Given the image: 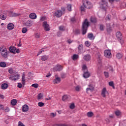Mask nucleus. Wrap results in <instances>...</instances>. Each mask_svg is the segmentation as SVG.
I'll list each match as a JSON object with an SVG mask.
<instances>
[{
  "label": "nucleus",
  "instance_id": "nucleus-1",
  "mask_svg": "<svg viewBox=\"0 0 126 126\" xmlns=\"http://www.w3.org/2000/svg\"><path fill=\"white\" fill-rule=\"evenodd\" d=\"M88 27H89V22H88L87 19H86L82 24V31L83 35H85L86 34Z\"/></svg>",
  "mask_w": 126,
  "mask_h": 126
},
{
  "label": "nucleus",
  "instance_id": "nucleus-2",
  "mask_svg": "<svg viewBox=\"0 0 126 126\" xmlns=\"http://www.w3.org/2000/svg\"><path fill=\"white\" fill-rule=\"evenodd\" d=\"M0 52L2 58H4V59H6L7 58V55H8V53H9V52H7L6 48L0 47Z\"/></svg>",
  "mask_w": 126,
  "mask_h": 126
},
{
  "label": "nucleus",
  "instance_id": "nucleus-3",
  "mask_svg": "<svg viewBox=\"0 0 126 126\" xmlns=\"http://www.w3.org/2000/svg\"><path fill=\"white\" fill-rule=\"evenodd\" d=\"M83 3H85V6L86 8L88 9H90V8H92V3L91 2L88 1L87 0H84L83 1Z\"/></svg>",
  "mask_w": 126,
  "mask_h": 126
},
{
  "label": "nucleus",
  "instance_id": "nucleus-4",
  "mask_svg": "<svg viewBox=\"0 0 126 126\" xmlns=\"http://www.w3.org/2000/svg\"><path fill=\"white\" fill-rule=\"evenodd\" d=\"M42 25L45 31H50V26L48 24L47 22H44Z\"/></svg>",
  "mask_w": 126,
  "mask_h": 126
},
{
  "label": "nucleus",
  "instance_id": "nucleus-5",
  "mask_svg": "<svg viewBox=\"0 0 126 126\" xmlns=\"http://www.w3.org/2000/svg\"><path fill=\"white\" fill-rule=\"evenodd\" d=\"M111 55L112 54L110 50H106L104 51V56H105L106 58H111Z\"/></svg>",
  "mask_w": 126,
  "mask_h": 126
},
{
  "label": "nucleus",
  "instance_id": "nucleus-6",
  "mask_svg": "<svg viewBox=\"0 0 126 126\" xmlns=\"http://www.w3.org/2000/svg\"><path fill=\"white\" fill-rule=\"evenodd\" d=\"M54 70L55 71H61V70H63V66L61 65H57L54 67Z\"/></svg>",
  "mask_w": 126,
  "mask_h": 126
},
{
  "label": "nucleus",
  "instance_id": "nucleus-7",
  "mask_svg": "<svg viewBox=\"0 0 126 126\" xmlns=\"http://www.w3.org/2000/svg\"><path fill=\"white\" fill-rule=\"evenodd\" d=\"M63 15V12L61 10H58L55 12V16L56 17H61Z\"/></svg>",
  "mask_w": 126,
  "mask_h": 126
},
{
  "label": "nucleus",
  "instance_id": "nucleus-8",
  "mask_svg": "<svg viewBox=\"0 0 126 126\" xmlns=\"http://www.w3.org/2000/svg\"><path fill=\"white\" fill-rule=\"evenodd\" d=\"M106 94H108V91H107V89L106 88H104L102 90L101 95L102 96V97H104V98H105Z\"/></svg>",
  "mask_w": 126,
  "mask_h": 126
},
{
  "label": "nucleus",
  "instance_id": "nucleus-9",
  "mask_svg": "<svg viewBox=\"0 0 126 126\" xmlns=\"http://www.w3.org/2000/svg\"><path fill=\"white\" fill-rule=\"evenodd\" d=\"M83 59L86 62H89L91 60V56L89 54H87L84 56Z\"/></svg>",
  "mask_w": 126,
  "mask_h": 126
},
{
  "label": "nucleus",
  "instance_id": "nucleus-10",
  "mask_svg": "<svg viewBox=\"0 0 126 126\" xmlns=\"http://www.w3.org/2000/svg\"><path fill=\"white\" fill-rule=\"evenodd\" d=\"M7 28L8 30H12L14 29V25L12 23H9L7 26Z\"/></svg>",
  "mask_w": 126,
  "mask_h": 126
},
{
  "label": "nucleus",
  "instance_id": "nucleus-11",
  "mask_svg": "<svg viewBox=\"0 0 126 126\" xmlns=\"http://www.w3.org/2000/svg\"><path fill=\"white\" fill-rule=\"evenodd\" d=\"M116 37L118 40H122L123 39L122 33L120 32H118L116 33Z\"/></svg>",
  "mask_w": 126,
  "mask_h": 126
},
{
  "label": "nucleus",
  "instance_id": "nucleus-12",
  "mask_svg": "<svg viewBox=\"0 0 126 126\" xmlns=\"http://www.w3.org/2000/svg\"><path fill=\"white\" fill-rule=\"evenodd\" d=\"M22 110L23 112H26L29 110V107H28V105L25 104L24 106L22 107Z\"/></svg>",
  "mask_w": 126,
  "mask_h": 126
},
{
  "label": "nucleus",
  "instance_id": "nucleus-13",
  "mask_svg": "<svg viewBox=\"0 0 126 126\" xmlns=\"http://www.w3.org/2000/svg\"><path fill=\"white\" fill-rule=\"evenodd\" d=\"M29 16L31 19H36L37 18V15L35 13H32L30 14Z\"/></svg>",
  "mask_w": 126,
  "mask_h": 126
},
{
  "label": "nucleus",
  "instance_id": "nucleus-14",
  "mask_svg": "<svg viewBox=\"0 0 126 126\" xmlns=\"http://www.w3.org/2000/svg\"><path fill=\"white\" fill-rule=\"evenodd\" d=\"M90 20L92 23H94V24H95V23H97V18L95 17H91Z\"/></svg>",
  "mask_w": 126,
  "mask_h": 126
},
{
  "label": "nucleus",
  "instance_id": "nucleus-15",
  "mask_svg": "<svg viewBox=\"0 0 126 126\" xmlns=\"http://www.w3.org/2000/svg\"><path fill=\"white\" fill-rule=\"evenodd\" d=\"M83 76L85 78H88V77H90V73L87 71L85 72V71L84 72Z\"/></svg>",
  "mask_w": 126,
  "mask_h": 126
},
{
  "label": "nucleus",
  "instance_id": "nucleus-16",
  "mask_svg": "<svg viewBox=\"0 0 126 126\" xmlns=\"http://www.w3.org/2000/svg\"><path fill=\"white\" fill-rule=\"evenodd\" d=\"M86 7H85V3H83V4L80 7V10L82 12H85V9H86Z\"/></svg>",
  "mask_w": 126,
  "mask_h": 126
},
{
  "label": "nucleus",
  "instance_id": "nucleus-17",
  "mask_svg": "<svg viewBox=\"0 0 126 126\" xmlns=\"http://www.w3.org/2000/svg\"><path fill=\"white\" fill-rule=\"evenodd\" d=\"M1 89H2L3 90L7 89V88L8 87V84L4 83L1 85Z\"/></svg>",
  "mask_w": 126,
  "mask_h": 126
},
{
  "label": "nucleus",
  "instance_id": "nucleus-18",
  "mask_svg": "<svg viewBox=\"0 0 126 126\" xmlns=\"http://www.w3.org/2000/svg\"><path fill=\"white\" fill-rule=\"evenodd\" d=\"M20 13H14L13 12L10 13V16H11V17H16V16H20Z\"/></svg>",
  "mask_w": 126,
  "mask_h": 126
},
{
  "label": "nucleus",
  "instance_id": "nucleus-19",
  "mask_svg": "<svg viewBox=\"0 0 126 126\" xmlns=\"http://www.w3.org/2000/svg\"><path fill=\"white\" fill-rule=\"evenodd\" d=\"M88 38H89L90 40H94L95 39V36H94L93 33H91L88 34Z\"/></svg>",
  "mask_w": 126,
  "mask_h": 126
},
{
  "label": "nucleus",
  "instance_id": "nucleus-20",
  "mask_svg": "<svg viewBox=\"0 0 126 126\" xmlns=\"http://www.w3.org/2000/svg\"><path fill=\"white\" fill-rule=\"evenodd\" d=\"M106 27L108 33H110V32H112V28H111L110 24H107Z\"/></svg>",
  "mask_w": 126,
  "mask_h": 126
},
{
  "label": "nucleus",
  "instance_id": "nucleus-21",
  "mask_svg": "<svg viewBox=\"0 0 126 126\" xmlns=\"http://www.w3.org/2000/svg\"><path fill=\"white\" fill-rule=\"evenodd\" d=\"M15 50H16V48L14 47H10L9 48V51L12 54H15Z\"/></svg>",
  "mask_w": 126,
  "mask_h": 126
},
{
  "label": "nucleus",
  "instance_id": "nucleus-22",
  "mask_svg": "<svg viewBox=\"0 0 126 126\" xmlns=\"http://www.w3.org/2000/svg\"><path fill=\"white\" fill-rule=\"evenodd\" d=\"M94 90V87L91 86V88H88L86 89V92L87 93H89L90 92H92Z\"/></svg>",
  "mask_w": 126,
  "mask_h": 126
},
{
  "label": "nucleus",
  "instance_id": "nucleus-23",
  "mask_svg": "<svg viewBox=\"0 0 126 126\" xmlns=\"http://www.w3.org/2000/svg\"><path fill=\"white\" fill-rule=\"evenodd\" d=\"M104 4H102V8L106 10V8L108 7V3L107 2L103 1Z\"/></svg>",
  "mask_w": 126,
  "mask_h": 126
},
{
  "label": "nucleus",
  "instance_id": "nucleus-24",
  "mask_svg": "<svg viewBox=\"0 0 126 126\" xmlns=\"http://www.w3.org/2000/svg\"><path fill=\"white\" fill-rule=\"evenodd\" d=\"M19 76H20L19 74L14 75L13 76L14 78L12 79V81H15L16 80H18V79H19Z\"/></svg>",
  "mask_w": 126,
  "mask_h": 126
},
{
  "label": "nucleus",
  "instance_id": "nucleus-25",
  "mask_svg": "<svg viewBox=\"0 0 126 126\" xmlns=\"http://www.w3.org/2000/svg\"><path fill=\"white\" fill-rule=\"evenodd\" d=\"M25 25L27 27H31V26H32V22L30 21H28L25 23Z\"/></svg>",
  "mask_w": 126,
  "mask_h": 126
},
{
  "label": "nucleus",
  "instance_id": "nucleus-26",
  "mask_svg": "<svg viewBox=\"0 0 126 126\" xmlns=\"http://www.w3.org/2000/svg\"><path fill=\"white\" fill-rule=\"evenodd\" d=\"M54 83L56 84H58V83H60L61 82V78L57 77L54 81Z\"/></svg>",
  "mask_w": 126,
  "mask_h": 126
},
{
  "label": "nucleus",
  "instance_id": "nucleus-27",
  "mask_svg": "<svg viewBox=\"0 0 126 126\" xmlns=\"http://www.w3.org/2000/svg\"><path fill=\"white\" fill-rule=\"evenodd\" d=\"M48 59H49L48 56L44 55L41 57V60L43 62H45V61H47V60H48Z\"/></svg>",
  "mask_w": 126,
  "mask_h": 126
},
{
  "label": "nucleus",
  "instance_id": "nucleus-28",
  "mask_svg": "<svg viewBox=\"0 0 126 126\" xmlns=\"http://www.w3.org/2000/svg\"><path fill=\"white\" fill-rule=\"evenodd\" d=\"M17 103V100L15 99H13L11 101V104L12 106H15Z\"/></svg>",
  "mask_w": 126,
  "mask_h": 126
},
{
  "label": "nucleus",
  "instance_id": "nucleus-29",
  "mask_svg": "<svg viewBox=\"0 0 126 126\" xmlns=\"http://www.w3.org/2000/svg\"><path fill=\"white\" fill-rule=\"evenodd\" d=\"M22 84L24 85L25 84V74H23L22 76Z\"/></svg>",
  "mask_w": 126,
  "mask_h": 126
},
{
  "label": "nucleus",
  "instance_id": "nucleus-30",
  "mask_svg": "<svg viewBox=\"0 0 126 126\" xmlns=\"http://www.w3.org/2000/svg\"><path fill=\"white\" fill-rule=\"evenodd\" d=\"M116 57L119 60H120V59H122L123 58V54L119 53L116 55Z\"/></svg>",
  "mask_w": 126,
  "mask_h": 126
},
{
  "label": "nucleus",
  "instance_id": "nucleus-31",
  "mask_svg": "<svg viewBox=\"0 0 126 126\" xmlns=\"http://www.w3.org/2000/svg\"><path fill=\"white\" fill-rule=\"evenodd\" d=\"M0 67H6V63L4 62H0Z\"/></svg>",
  "mask_w": 126,
  "mask_h": 126
},
{
  "label": "nucleus",
  "instance_id": "nucleus-32",
  "mask_svg": "<svg viewBox=\"0 0 126 126\" xmlns=\"http://www.w3.org/2000/svg\"><path fill=\"white\" fill-rule=\"evenodd\" d=\"M87 116L89 118H92L94 116V114L92 112H89L87 113Z\"/></svg>",
  "mask_w": 126,
  "mask_h": 126
},
{
  "label": "nucleus",
  "instance_id": "nucleus-33",
  "mask_svg": "<svg viewBox=\"0 0 126 126\" xmlns=\"http://www.w3.org/2000/svg\"><path fill=\"white\" fill-rule=\"evenodd\" d=\"M78 58H79L78 55L74 54L72 57V60H73V61H76V60H77Z\"/></svg>",
  "mask_w": 126,
  "mask_h": 126
},
{
  "label": "nucleus",
  "instance_id": "nucleus-34",
  "mask_svg": "<svg viewBox=\"0 0 126 126\" xmlns=\"http://www.w3.org/2000/svg\"><path fill=\"white\" fill-rule=\"evenodd\" d=\"M68 98V96H67V95H64L62 97L63 101H65L66 100H67Z\"/></svg>",
  "mask_w": 126,
  "mask_h": 126
},
{
  "label": "nucleus",
  "instance_id": "nucleus-35",
  "mask_svg": "<svg viewBox=\"0 0 126 126\" xmlns=\"http://www.w3.org/2000/svg\"><path fill=\"white\" fill-rule=\"evenodd\" d=\"M104 28H105V26L103 24H100L99 26V29L100 31H104Z\"/></svg>",
  "mask_w": 126,
  "mask_h": 126
},
{
  "label": "nucleus",
  "instance_id": "nucleus-36",
  "mask_svg": "<svg viewBox=\"0 0 126 126\" xmlns=\"http://www.w3.org/2000/svg\"><path fill=\"white\" fill-rule=\"evenodd\" d=\"M59 30H60V31H65V28L63 26H61L59 27Z\"/></svg>",
  "mask_w": 126,
  "mask_h": 126
},
{
  "label": "nucleus",
  "instance_id": "nucleus-37",
  "mask_svg": "<svg viewBox=\"0 0 126 126\" xmlns=\"http://www.w3.org/2000/svg\"><path fill=\"white\" fill-rule=\"evenodd\" d=\"M96 72L98 75L101 73V69L99 67L96 70Z\"/></svg>",
  "mask_w": 126,
  "mask_h": 126
},
{
  "label": "nucleus",
  "instance_id": "nucleus-38",
  "mask_svg": "<svg viewBox=\"0 0 126 126\" xmlns=\"http://www.w3.org/2000/svg\"><path fill=\"white\" fill-rule=\"evenodd\" d=\"M45 51H46V50H44V49H41V50L39 51L37 53V57H38V56H39V55H41V54H42L43 52H45Z\"/></svg>",
  "mask_w": 126,
  "mask_h": 126
},
{
  "label": "nucleus",
  "instance_id": "nucleus-39",
  "mask_svg": "<svg viewBox=\"0 0 126 126\" xmlns=\"http://www.w3.org/2000/svg\"><path fill=\"white\" fill-rule=\"evenodd\" d=\"M82 69L83 70V71H87V66H86V65L84 64L82 66Z\"/></svg>",
  "mask_w": 126,
  "mask_h": 126
},
{
  "label": "nucleus",
  "instance_id": "nucleus-40",
  "mask_svg": "<svg viewBox=\"0 0 126 126\" xmlns=\"http://www.w3.org/2000/svg\"><path fill=\"white\" fill-rule=\"evenodd\" d=\"M0 18H1L2 20H5L6 19V16H4V15H0Z\"/></svg>",
  "mask_w": 126,
  "mask_h": 126
},
{
  "label": "nucleus",
  "instance_id": "nucleus-41",
  "mask_svg": "<svg viewBox=\"0 0 126 126\" xmlns=\"http://www.w3.org/2000/svg\"><path fill=\"white\" fill-rule=\"evenodd\" d=\"M109 86H111V87H113V88L115 89V86H114V82L113 81L109 82Z\"/></svg>",
  "mask_w": 126,
  "mask_h": 126
},
{
  "label": "nucleus",
  "instance_id": "nucleus-42",
  "mask_svg": "<svg viewBox=\"0 0 126 126\" xmlns=\"http://www.w3.org/2000/svg\"><path fill=\"white\" fill-rule=\"evenodd\" d=\"M22 32L24 34H25V33H26L27 32V28H23L22 30Z\"/></svg>",
  "mask_w": 126,
  "mask_h": 126
},
{
  "label": "nucleus",
  "instance_id": "nucleus-43",
  "mask_svg": "<svg viewBox=\"0 0 126 126\" xmlns=\"http://www.w3.org/2000/svg\"><path fill=\"white\" fill-rule=\"evenodd\" d=\"M37 99L39 100L40 99H42V98H43V94H42L41 93L39 94H38L37 95Z\"/></svg>",
  "mask_w": 126,
  "mask_h": 126
},
{
  "label": "nucleus",
  "instance_id": "nucleus-44",
  "mask_svg": "<svg viewBox=\"0 0 126 126\" xmlns=\"http://www.w3.org/2000/svg\"><path fill=\"white\" fill-rule=\"evenodd\" d=\"M115 115L117 116V117H118L121 115V111H120L119 110L115 111Z\"/></svg>",
  "mask_w": 126,
  "mask_h": 126
},
{
  "label": "nucleus",
  "instance_id": "nucleus-45",
  "mask_svg": "<svg viewBox=\"0 0 126 126\" xmlns=\"http://www.w3.org/2000/svg\"><path fill=\"white\" fill-rule=\"evenodd\" d=\"M78 50H79V51H82L83 50V45L82 44L79 46Z\"/></svg>",
  "mask_w": 126,
  "mask_h": 126
},
{
  "label": "nucleus",
  "instance_id": "nucleus-46",
  "mask_svg": "<svg viewBox=\"0 0 126 126\" xmlns=\"http://www.w3.org/2000/svg\"><path fill=\"white\" fill-rule=\"evenodd\" d=\"M104 73L105 77H106V78H108V77H109V72H104Z\"/></svg>",
  "mask_w": 126,
  "mask_h": 126
},
{
  "label": "nucleus",
  "instance_id": "nucleus-47",
  "mask_svg": "<svg viewBox=\"0 0 126 126\" xmlns=\"http://www.w3.org/2000/svg\"><path fill=\"white\" fill-rule=\"evenodd\" d=\"M32 86V87H34V88H38L39 85L38 84H33Z\"/></svg>",
  "mask_w": 126,
  "mask_h": 126
},
{
  "label": "nucleus",
  "instance_id": "nucleus-48",
  "mask_svg": "<svg viewBox=\"0 0 126 126\" xmlns=\"http://www.w3.org/2000/svg\"><path fill=\"white\" fill-rule=\"evenodd\" d=\"M85 45L86 46V47H90V42L89 41H86L85 42Z\"/></svg>",
  "mask_w": 126,
  "mask_h": 126
},
{
  "label": "nucleus",
  "instance_id": "nucleus-49",
  "mask_svg": "<svg viewBox=\"0 0 126 126\" xmlns=\"http://www.w3.org/2000/svg\"><path fill=\"white\" fill-rule=\"evenodd\" d=\"M74 108H75V105H74V103H72L70 105V108L73 110V109H74Z\"/></svg>",
  "mask_w": 126,
  "mask_h": 126
},
{
  "label": "nucleus",
  "instance_id": "nucleus-50",
  "mask_svg": "<svg viewBox=\"0 0 126 126\" xmlns=\"http://www.w3.org/2000/svg\"><path fill=\"white\" fill-rule=\"evenodd\" d=\"M38 105L39 107H43V106H44V103H43L42 102H38Z\"/></svg>",
  "mask_w": 126,
  "mask_h": 126
},
{
  "label": "nucleus",
  "instance_id": "nucleus-51",
  "mask_svg": "<svg viewBox=\"0 0 126 126\" xmlns=\"http://www.w3.org/2000/svg\"><path fill=\"white\" fill-rule=\"evenodd\" d=\"M67 9L69 11H71V4L67 5Z\"/></svg>",
  "mask_w": 126,
  "mask_h": 126
},
{
  "label": "nucleus",
  "instance_id": "nucleus-52",
  "mask_svg": "<svg viewBox=\"0 0 126 126\" xmlns=\"http://www.w3.org/2000/svg\"><path fill=\"white\" fill-rule=\"evenodd\" d=\"M18 126H25V125H24L23 123H22L20 121L18 123Z\"/></svg>",
  "mask_w": 126,
  "mask_h": 126
},
{
  "label": "nucleus",
  "instance_id": "nucleus-53",
  "mask_svg": "<svg viewBox=\"0 0 126 126\" xmlns=\"http://www.w3.org/2000/svg\"><path fill=\"white\" fill-rule=\"evenodd\" d=\"M45 19H46V17H41L40 19V21H44V20H45Z\"/></svg>",
  "mask_w": 126,
  "mask_h": 126
},
{
  "label": "nucleus",
  "instance_id": "nucleus-54",
  "mask_svg": "<svg viewBox=\"0 0 126 126\" xmlns=\"http://www.w3.org/2000/svg\"><path fill=\"white\" fill-rule=\"evenodd\" d=\"M18 87L19 88H22V84L20 83H18Z\"/></svg>",
  "mask_w": 126,
  "mask_h": 126
},
{
  "label": "nucleus",
  "instance_id": "nucleus-55",
  "mask_svg": "<svg viewBox=\"0 0 126 126\" xmlns=\"http://www.w3.org/2000/svg\"><path fill=\"white\" fill-rule=\"evenodd\" d=\"M35 38H40V34L37 33L35 34Z\"/></svg>",
  "mask_w": 126,
  "mask_h": 126
},
{
  "label": "nucleus",
  "instance_id": "nucleus-56",
  "mask_svg": "<svg viewBox=\"0 0 126 126\" xmlns=\"http://www.w3.org/2000/svg\"><path fill=\"white\" fill-rule=\"evenodd\" d=\"M75 89L76 91H79V90H80V87H79V86H78L75 88Z\"/></svg>",
  "mask_w": 126,
  "mask_h": 126
},
{
  "label": "nucleus",
  "instance_id": "nucleus-57",
  "mask_svg": "<svg viewBox=\"0 0 126 126\" xmlns=\"http://www.w3.org/2000/svg\"><path fill=\"white\" fill-rule=\"evenodd\" d=\"M19 54L20 53V51H19V49H15V54Z\"/></svg>",
  "mask_w": 126,
  "mask_h": 126
},
{
  "label": "nucleus",
  "instance_id": "nucleus-58",
  "mask_svg": "<svg viewBox=\"0 0 126 126\" xmlns=\"http://www.w3.org/2000/svg\"><path fill=\"white\" fill-rule=\"evenodd\" d=\"M75 33L76 34H80V31L79 30H75Z\"/></svg>",
  "mask_w": 126,
  "mask_h": 126
},
{
  "label": "nucleus",
  "instance_id": "nucleus-59",
  "mask_svg": "<svg viewBox=\"0 0 126 126\" xmlns=\"http://www.w3.org/2000/svg\"><path fill=\"white\" fill-rule=\"evenodd\" d=\"M67 42L68 44H71V43L73 42V41L71 40V39H68L67 40Z\"/></svg>",
  "mask_w": 126,
  "mask_h": 126
},
{
  "label": "nucleus",
  "instance_id": "nucleus-60",
  "mask_svg": "<svg viewBox=\"0 0 126 126\" xmlns=\"http://www.w3.org/2000/svg\"><path fill=\"white\" fill-rule=\"evenodd\" d=\"M71 22H74L75 21V18L74 17L71 18L70 19Z\"/></svg>",
  "mask_w": 126,
  "mask_h": 126
},
{
  "label": "nucleus",
  "instance_id": "nucleus-61",
  "mask_svg": "<svg viewBox=\"0 0 126 126\" xmlns=\"http://www.w3.org/2000/svg\"><path fill=\"white\" fill-rule=\"evenodd\" d=\"M10 109L8 107H7L5 109V113H8V112H9Z\"/></svg>",
  "mask_w": 126,
  "mask_h": 126
},
{
  "label": "nucleus",
  "instance_id": "nucleus-62",
  "mask_svg": "<svg viewBox=\"0 0 126 126\" xmlns=\"http://www.w3.org/2000/svg\"><path fill=\"white\" fill-rule=\"evenodd\" d=\"M8 72L9 73H12L13 72V70H12V68H10L9 70H8Z\"/></svg>",
  "mask_w": 126,
  "mask_h": 126
},
{
  "label": "nucleus",
  "instance_id": "nucleus-63",
  "mask_svg": "<svg viewBox=\"0 0 126 126\" xmlns=\"http://www.w3.org/2000/svg\"><path fill=\"white\" fill-rule=\"evenodd\" d=\"M4 108L3 107V105H0V110H4Z\"/></svg>",
  "mask_w": 126,
  "mask_h": 126
},
{
  "label": "nucleus",
  "instance_id": "nucleus-64",
  "mask_svg": "<svg viewBox=\"0 0 126 126\" xmlns=\"http://www.w3.org/2000/svg\"><path fill=\"white\" fill-rule=\"evenodd\" d=\"M51 117H52V118H54V117H56V114H55L54 113H52L51 114Z\"/></svg>",
  "mask_w": 126,
  "mask_h": 126
}]
</instances>
